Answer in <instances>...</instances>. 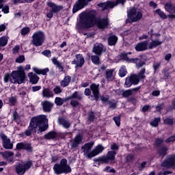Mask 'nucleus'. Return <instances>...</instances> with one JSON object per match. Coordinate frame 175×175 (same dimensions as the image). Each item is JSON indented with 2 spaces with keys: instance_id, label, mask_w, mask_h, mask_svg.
<instances>
[{
  "instance_id": "f257e3e1",
  "label": "nucleus",
  "mask_w": 175,
  "mask_h": 175,
  "mask_svg": "<svg viewBox=\"0 0 175 175\" xmlns=\"http://www.w3.org/2000/svg\"><path fill=\"white\" fill-rule=\"evenodd\" d=\"M98 12L96 10H91L89 12L82 14L79 17V27L82 29H90L96 25L99 29H106L110 25L109 18L96 17Z\"/></svg>"
},
{
  "instance_id": "f03ea898",
  "label": "nucleus",
  "mask_w": 175,
  "mask_h": 175,
  "mask_svg": "<svg viewBox=\"0 0 175 175\" xmlns=\"http://www.w3.org/2000/svg\"><path fill=\"white\" fill-rule=\"evenodd\" d=\"M38 130L37 133H42V132H46L49 129V119L46 115H39L31 118L30 123L27 129L25 131L24 135L25 136H31L32 132L36 133V129Z\"/></svg>"
},
{
  "instance_id": "7ed1b4c3",
  "label": "nucleus",
  "mask_w": 175,
  "mask_h": 175,
  "mask_svg": "<svg viewBox=\"0 0 175 175\" xmlns=\"http://www.w3.org/2000/svg\"><path fill=\"white\" fill-rule=\"evenodd\" d=\"M3 81L7 83L9 81L12 84H23L25 81V72L24 67L20 66L18 67V70H13L11 74L6 72L3 75Z\"/></svg>"
},
{
  "instance_id": "20e7f679",
  "label": "nucleus",
  "mask_w": 175,
  "mask_h": 175,
  "mask_svg": "<svg viewBox=\"0 0 175 175\" xmlns=\"http://www.w3.org/2000/svg\"><path fill=\"white\" fill-rule=\"evenodd\" d=\"M116 155H117V152L114 150H109L107 152L106 155L100 156L97 158L94 159V162L97 165L98 167L100 165H113L116 163Z\"/></svg>"
},
{
  "instance_id": "39448f33",
  "label": "nucleus",
  "mask_w": 175,
  "mask_h": 175,
  "mask_svg": "<svg viewBox=\"0 0 175 175\" xmlns=\"http://www.w3.org/2000/svg\"><path fill=\"white\" fill-rule=\"evenodd\" d=\"M53 171L55 174H68L72 172V168L70 165H68V160L66 159H62L60 161V163H55L53 165Z\"/></svg>"
},
{
  "instance_id": "423d86ee",
  "label": "nucleus",
  "mask_w": 175,
  "mask_h": 175,
  "mask_svg": "<svg viewBox=\"0 0 175 175\" xmlns=\"http://www.w3.org/2000/svg\"><path fill=\"white\" fill-rule=\"evenodd\" d=\"M84 95H85V96H90L91 100L98 102V100H99V96H100V93L99 92V84L92 83L90 85V89H85Z\"/></svg>"
},
{
  "instance_id": "0eeeda50",
  "label": "nucleus",
  "mask_w": 175,
  "mask_h": 175,
  "mask_svg": "<svg viewBox=\"0 0 175 175\" xmlns=\"http://www.w3.org/2000/svg\"><path fill=\"white\" fill-rule=\"evenodd\" d=\"M127 17L131 21L126 19V24L129 23H137V21L143 18V12H142V11H137V8L135 7H131L129 10L127 11Z\"/></svg>"
},
{
  "instance_id": "6e6552de",
  "label": "nucleus",
  "mask_w": 175,
  "mask_h": 175,
  "mask_svg": "<svg viewBox=\"0 0 175 175\" xmlns=\"http://www.w3.org/2000/svg\"><path fill=\"white\" fill-rule=\"evenodd\" d=\"M48 8H50L48 13L46 14L47 18H53L54 14H57L62 10H64V6L61 5H57L53 1H48L46 3Z\"/></svg>"
},
{
  "instance_id": "1a4fd4ad",
  "label": "nucleus",
  "mask_w": 175,
  "mask_h": 175,
  "mask_svg": "<svg viewBox=\"0 0 175 175\" xmlns=\"http://www.w3.org/2000/svg\"><path fill=\"white\" fill-rule=\"evenodd\" d=\"M63 99L64 103H65V102H68V100H71L70 105L75 109L77 107V106H80V103H79V100H83V95L79 94V92L75 91L73 92L72 95H70L68 97Z\"/></svg>"
},
{
  "instance_id": "9d476101",
  "label": "nucleus",
  "mask_w": 175,
  "mask_h": 175,
  "mask_svg": "<svg viewBox=\"0 0 175 175\" xmlns=\"http://www.w3.org/2000/svg\"><path fill=\"white\" fill-rule=\"evenodd\" d=\"M32 44L36 47L43 46L44 43V39H46L44 33L42 31H38L34 32L32 36Z\"/></svg>"
},
{
  "instance_id": "9b49d317",
  "label": "nucleus",
  "mask_w": 175,
  "mask_h": 175,
  "mask_svg": "<svg viewBox=\"0 0 175 175\" xmlns=\"http://www.w3.org/2000/svg\"><path fill=\"white\" fill-rule=\"evenodd\" d=\"M161 167L165 169H174L175 167V154H172L167 156L161 164Z\"/></svg>"
},
{
  "instance_id": "f8f14e48",
  "label": "nucleus",
  "mask_w": 175,
  "mask_h": 175,
  "mask_svg": "<svg viewBox=\"0 0 175 175\" xmlns=\"http://www.w3.org/2000/svg\"><path fill=\"white\" fill-rule=\"evenodd\" d=\"M31 166H32L31 161H29L24 164L19 163L15 167L16 173L18 175H24L25 174V172H27V170H29V169H31Z\"/></svg>"
},
{
  "instance_id": "ddd939ff",
  "label": "nucleus",
  "mask_w": 175,
  "mask_h": 175,
  "mask_svg": "<svg viewBox=\"0 0 175 175\" xmlns=\"http://www.w3.org/2000/svg\"><path fill=\"white\" fill-rule=\"evenodd\" d=\"M137 84H139L137 75L131 74L130 76L126 77L124 87V88H131L132 85H137Z\"/></svg>"
},
{
  "instance_id": "4468645a",
  "label": "nucleus",
  "mask_w": 175,
  "mask_h": 175,
  "mask_svg": "<svg viewBox=\"0 0 175 175\" xmlns=\"http://www.w3.org/2000/svg\"><path fill=\"white\" fill-rule=\"evenodd\" d=\"M84 64H85V59L81 53L77 54L75 59L71 62L72 65H75V69H80V68L84 66Z\"/></svg>"
},
{
  "instance_id": "2eb2a0df",
  "label": "nucleus",
  "mask_w": 175,
  "mask_h": 175,
  "mask_svg": "<svg viewBox=\"0 0 175 175\" xmlns=\"http://www.w3.org/2000/svg\"><path fill=\"white\" fill-rule=\"evenodd\" d=\"M16 150L18 151L24 150L25 151H27V152H33V147L32 146V144L29 142H18L16 144Z\"/></svg>"
},
{
  "instance_id": "dca6fc26",
  "label": "nucleus",
  "mask_w": 175,
  "mask_h": 175,
  "mask_svg": "<svg viewBox=\"0 0 175 175\" xmlns=\"http://www.w3.org/2000/svg\"><path fill=\"white\" fill-rule=\"evenodd\" d=\"M87 6H88V4L85 0H77L73 5L72 13H77L79 10H81L84 8H87Z\"/></svg>"
},
{
  "instance_id": "f3484780",
  "label": "nucleus",
  "mask_w": 175,
  "mask_h": 175,
  "mask_svg": "<svg viewBox=\"0 0 175 175\" xmlns=\"http://www.w3.org/2000/svg\"><path fill=\"white\" fill-rule=\"evenodd\" d=\"M106 46L102 43L94 44L92 49V53L96 55L102 56V54L106 53Z\"/></svg>"
},
{
  "instance_id": "a211bd4d",
  "label": "nucleus",
  "mask_w": 175,
  "mask_h": 175,
  "mask_svg": "<svg viewBox=\"0 0 175 175\" xmlns=\"http://www.w3.org/2000/svg\"><path fill=\"white\" fill-rule=\"evenodd\" d=\"M2 139V146L5 150H13V144L10 142V139L8 138L6 135L2 133L0 135Z\"/></svg>"
},
{
  "instance_id": "6ab92c4d",
  "label": "nucleus",
  "mask_w": 175,
  "mask_h": 175,
  "mask_svg": "<svg viewBox=\"0 0 175 175\" xmlns=\"http://www.w3.org/2000/svg\"><path fill=\"white\" fill-rule=\"evenodd\" d=\"M97 6L99 8V9H101V12H105V10H109V9H114L113 1L111 0L99 3L97 4Z\"/></svg>"
},
{
  "instance_id": "aec40b11",
  "label": "nucleus",
  "mask_w": 175,
  "mask_h": 175,
  "mask_svg": "<svg viewBox=\"0 0 175 175\" xmlns=\"http://www.w3.org/2000/svg\"><path fill=\"white\" fill-rule=\"evenodd\" d=\"M97 6L99 8V9H101V12H105V10H109V9H114L113 1L111 0L99 3L97 4Z\"/></svg>"
},
{
  "instance_id": "412c9836",
  "label": "nucleus",
  "mask_w": 175,
  "mask_h": 175,
  "mask_svg": "<svg viewBox=\"0 0 175 175\" xmlns=\"http://www.w3.org/2000/svg\"><path fill=\"white\" fill-rule=\"evenodd\" d=\"M135 50L138 53L148 50V40L141 41L135 45Z\"/></svg>"
},
{
  "instance_id": "4be33fe9",
  "label": "nucleus",
  "mask_w": 175,
  "mask_h": 175,
  "mask_svg": "<svg viewBox=\"0 0 175 175\" xmlns=\"http://www.w3.org/2000/svg\"><path fill=\"white\" fill-rule=\"evenodd\" d=\"M103 150H105V148L100 145H97L94 150H92L90 153L88 154V159H92L94 157H96V155H99L100 152H103Z\"/></svg>"
},
{
  "instance_id": "5701e85b",
  "label": "nucleus",
  "mask_w": 175,
  "mask_h": 175,
  "mask_svg": "<svg viewBox=\"0 0 175 175\" xmlns=\"http://www.w3.org/2000/svg\"><path fill=\"white\" fill-rule=\"evenodd\" d=\"M167 151H169V148L166 146H163L157 148V152L159 158L163 159L167 155Z\"/></svg>"
},
{
  "instance_id": "b1692460",
  "label": "nucleus",
  "mask_w": 175,
  "mask_h": 175,
  "mask_svg": "<svg viewBox=\"0 0 175 175\" xmlns=\"http://www.w3.org/2000/svg\"><path fill=\"white\" fill-rule=\"evenodd\" d=\"M83 142V135L81 134H77L71 144L72 148H77L79 144H81Z\"/></svg>"
},
{
  "instance_id": "393cba45",
  "label": "nucleus",
  "mask_w": 175,
  "mask_h": 175,
  "mask_svg": "<svg viewBox=\"0 0 175 175\" xmlns=\"http://www.w3.org/2000/svg\"><path fill=\"white\" fill-rule=\"evenodd\" d=\"M94 146V142H88L84 144L82 147V150H83L84 154H85L87 158H88V155L91 154V150Z\"/></svg>"
},
{
  "instance_id": "a878e982",
  "label": "nucleus",
  "mask_w": 175,
  "mask_h": 175,
  "mask_svg": "<svg viewBox=\"0 0 175 175\" xmlns=\"http://www.w3.org/2000/svg\"><path fill=\"white\" fill-rule=\"evenodd\" d=\"M42 109L44 113H50L51 111V109H53V106L54 104L49 100H44L42 103Z\"/></svg>"
},
{
  "instance_id": "bb28decb",
  "label": "nucleus",
  "mask_w": 175,
  "mask_h": 175,
  "mask_svg": "<svg viewBox=\"0 0 175 175\" xmlns=\"http://www.w3.org/2000/svg\"><path fill=\"white\" fill-rule=\"evenodd\" d=\"M141 87H137L132 89H129L122 92V96L123 98H129V96H131L133 95V92H137L140 90Z\"/></svg>"
},
{
  "instance_id": "cd10ccee",
  "label": "nucleus",
  "mask_w": 175,
  "mask_h": 175,
  "mask_svg": "<svg viewBox=\"0 0 175 175\" xmlns=\"http://www.w3.org/2000/svg\"><path fill=\"white\" fill-rule=\"evenodd\" d=\"M42 96L43 98H50L54 97V93L49 88H43Z\"/></svg>"
},
{
  "instance_id": "c85d7f7f",
  "label": "nucleus",
  "mask_w": 175,
  "mask_h": 175,
  "mask_svg": "<svg viewBox=\"0 0 175 175\" xmlns=\"http://www.w3.org/2000/svg\"><path fill=\"white\" fill-rule=\"evenodd\" d=\"M57 137H58V133L54 131H49L44 135L45 140H54Z\"/></svg>"
},
{
  "instance_id": "c756f323",
  "label": "nucleus",
  "mask_w": 175,
  "mask_h": 175,
  "mask_svg": "<svg viewBox=\"0 0 175 175\" xmlns=\"http://www.w3.org/2000/svg\"><path fill=\"white\" fill-rule=\"evenodd\" d=\"M164 8L165 12H167L170 14H175V5L172 4L171 2L166 3L164 5Z\"/></svg>"
},
{
  "instance_id": "7c9ffc66",
  "label": "nucleus",
  "mask_w": 175,
  "mask_h": 175,
  "mask_svg": "<svg viewBox=\"0 0 175 175\" xmlns=\"http://www.w3.org/2000/svg\"><path fill=\"white\" fill-rule=\"evenodd\" d=\"M108 46H116L118 42V37L114 34H109L107 39Z\"/></svg>"
},
{
  "instance_id": "2f4dec72",
  "label": "nucleus",
  "mask_w": 175,
  "mask_h": 175,
  "mask_svg": "<svg viewBox=\"0 0 175 175\" xmlns=\"http://www.w3.org/2000/svg\"><path fill=\"white\" fill-rule=\"evenodd\" d=\"M33 70L36 75H42V76H47V73L50 72V69L49 68H45L42 69L34 68H33Z\"/></svg>"
},
{
  "instance_id": "473e14b6",
  "label": "nucleus",
  "mask_w": 175,
  "mask_h": 175,
  "mask_svg": "<svg viewBox=\"0 0 175 175\" xmlns=\"http://www.w3.org/2000/svg\"><path fill=\"white\" fill-rule=\"evenodd\" d=\"M161 44L162 42L159 41V40H152V41L148 45V50H152V49H155Z\"/></svg>"
},
{
  "instance_id": "72a5a7b5",
  "label": "nucleus",
  "mask_w": 175,
  "mask_h": 175,
  "mask_svg": "<svg viewBox=\"0 0 175 175\" xmlns=\"http://www.w3.org/2000/svg\"><path fill=\"white\" fill-rule=\"evenodd\" d=\"M28 77L31 84H38L40 78L36 74L33 75V72H29L28 74Z\"/></svg>"
},
{
  "instance_id": "f704fd0d",
  "label": "nucleus",
  "mask_w": 175,
  "mask_h": 175,
  "mask_svg": "<svg viewBox=\"0 0 175 175\" xmlns=\"http://www.w3.org/2000/svg\"><path fill=\"white\" fill-rule=\"evenodd\" d=\"M70 81H72V77L67 75L64 77V79L60 82V85L63 88H65V87H68V85L70 84Z\"/></svg>"
},
{
  "instance_id": "c9c22d12",
  "label": "nucleus",
  "mask_w": 175,
  "mask_h": 175,
  "mask_svg": "<svg viewBox=\"0 0 175 175\" xmlns=\"http://www.w3.org/2000/svg\"><path fill=\"white\" fill-rule=\"evenodd\" d=\"M58 122L59 125H62L66 129H69V128H70V122L64 118H59Z\"/></svg>"
},
{
  "instance_id": "e433bc0d",
  "label": "nucleus",
  "mask_w": 175,
  "mask_h": 175,
  "mask_svg": "<svg viewBox=\"0 0 175 175\" xmlns=\"http://www.w3.org/2000/svg\"><path fill=\"white\" fill-rule=\"evenodd\" d=\"M130 62L135 64L137 68H142L143 66L146 65V62L142 61V59L139 58H131L130 59Z\"/></svg>"
},
{
  "instance_id": "4c0bfd02",
  "label": "nucleus",
  "mask_w": 175,
  "mask_h": 175,
  "mask_svg": "<svg viewBox=\"0 0 175 175\" xmlns=\"http://www.w3.org/2000/svg\"><path fill=\"white\" fill-rule=\"evenodd\" d=\"M146 73V68H142L138 75H137V79H138V82L140 83V80H143L146 79V75H144Z\"/></svg>"
},
{
  "instance_id": "58836bf2",
  "label": "nucleus",
  "mask_w": 175,
  "mask_h": 175,
  "mask_svg": "<svg viewBox=\"0 0 175 175\" xmlns=\"http://www.w3.org/2000/svg\"><path fill=\"white\" fill-rule=\"evenodd\" d=\"M9 40L6 36H2L0 38V51L2 50V47H5L8 44Z\"/></svg>"
},
{
  "instance_id": "ea45409f",
  "label": "nucleus",
  "mask_w": 175,
  "mask_h": 175,
  "mask_svg": "<svg viewBox=\"0 0 175 175\" xmlns=\"http://www.w3.org/2000/svg\"><path fill=\"white\" fill-rule=\"evenodd\" d=\"M105 77L107 81H113V80H114V78H113V70H107L105 72Z\"/></svg>"
},
{
  "instance_id": "a19ab883",
  "label": "nucleus",
  "mask_w": 175,
  "mask_h": 175,
  "mask_svg": "<svg viewBox=\"0 0 175 175\" xmlns=\"http://www.w3.org/2000/svg\"><path fill=\"white\" fill-rule=\"evenodd\" d=\"M156 14H158L159 17L161 18L162 20H166L167 18V15L163 12V11L161 10V9H157L154 11Z\"/></svg>"
},
{
  "instance_id": "79ce46f5",
  "label": "nucleus",
  "mask_w": 175,
  "mask_h": 175,
  "mask_svg": "<svg viewBox=\"0 0 175 175\" xmlns=\"http://www.w3.org/2000/svg\"><path fill=\"white\" fill-rule=\"evenodd\" d=\"M128 74V71H126V67L125 66H122L120 70L118 75L120 77H125L126 75Z\"/></svg>"
},
{
  "instance_id": "37998d69",
  "label": "nucleus",
  "mask_w": 175,
  "mask_h": 175,
  "mask_svg": "<svg viewBox=\"0 0 175 175\" xmlns=\"http://www.w3.org/2000/svg\"><path fill=\"white\" fill-rule=\"evenodd\" d=\"M8 105H10V106H16V105H17V97L16 96L9 97Z\"/></svg>"
},
{
  "instance_id": "c03bdc74",
  "label": "nucleus",
  "mask_w": 175,
  "mask_h": 175,
  "mask_svg": "<svg viewBox=\"0 0 175 175\" xmlns=\"http://www.w3.org/2000/svg\"><path fill=\"white\" fill-rule=\"evenodd\" d=\"M99 57L100 56L98 55L91 56L92 62L94 65H99V64H100V59L99 58Z\"/></svg>"
},
{
  "instance_id": "a18cd8bd",
  "label": "nucleus",
  "mask_w": 175,
  "mask_h": 175,
  "mask_svg": "<svg viewBox=\"0 0 175 175\" xmlns=\"http://www.w3.org/2000/svg\"><path fill=\"white\" fill-rule=\"evenodd\" d=\"M88 120L89 122H94L95 121V112L90 110L88 113Z\"/></svg>"
},
{
  "instance_id": "49530a36",
  "label": "nucleus",
  "mask_w": 175,
  "mask_h": 175,
  "mask_svg": "<svg viewBox=\"0 0 175 175\" xmlns=\"http://www.w3.org/2000/svg\"><path fill=\"white\" fill-rule=\"evenodd\" d=\"M163 139L157 137L154 142V147H157V148H159V147H161V146L163 144Z\"/></svg>"
},
{
  "instance_id": "de8ad7c7",
  "label": "nucleus",
  "mask_w": 175,
  "mask_h": 175,
  "mask_svg": "<svg viewBox=\"0 0 175 175\" xmlns=\"http://www.w3.org/2000/svg\"><path fill=\"white\" fill-rule=\"evenodd\" d=\"M13 155H14V152H13L12 151H8V150L5 151L2 154V157H3V158L5 159H8V158H10L11 157H13Z\"/></svg>"
},
{
  "instance_id": "09e8293b",
  "label": "nucleus",
  "mask_w": 175,
  "mask_h": 175,
  "mask_svg": "<svg viewBox=\"0 0 175 175\" xmlns=\"http://www.w3.org/2000/svg\"><path fill=\"white\" fill-rule=\"evenodd\" d=\"M159 122H161V118H154V119L150 122V125L157 128V126L159 125Z\"/></svg>"
},
{
  "instance_id": "8fccbe9b",
  "label": "nucleus",
  "mask_w": 175,
  "mask_h": 175,
  "mask_svg": "<svg viewBox=\"0 0 175 175\" xmlns=\"http://www.w3.org/2000/svg\"><path fill=\"white\" fill-rule=\"evenodd\" d=\"M55 103L56 106H62L64 105V98L61 97H56L55 98Z\"/></svg>"
},
{
  "instance_id": "3c124183",
  "label": "nucleus",
  "mask_w": 175,
  "mask_h": 175,
  "mask_svg": "<svg viewBox=\"0 0 175 175\" xmlns=\"http://www.w3.org/2000/svg\"><path fill=\"white\" fill-rule=\"evenodd\" d=\"M116 126H120L121 125V116H116L113 118Z\"/></svg>"
},
{
  "instance_id": "603ef678",
  "label": "nucleus",
  "mask_w": 175,
  "mask_h": 175,
  "mask_svg": "<svg viewBox=\"0 0 175 175\" xmlns=\"http://www.w3.org/2000/svg\"><path fill=\"white\" fill-rule=\"evenodd\" d=\"M100 98L103 103H109V102L110 101L109 100V99H110V96H109V95L100 96Z\"/></svg>"
},
{
  "instance_id": "864d4df0",
  "label": "nucleus",
  "mask_w": 175,
  "mask_h": 175,
  "mask_svg": "<svg viewBox=\"0 0 175 175\" xmlns=\"http://www.w3.org/2000/svg\"><path fill=\"white\" fill-rule=\"evenodd\" d=\"M29 27H25L21 29V34L22 36H25V35L29 33Z\"/></svg>"
},
{
  "instance_id": "5fc2aeb1",
  "label": "nucleus",
  "mask_w": 175,
  "mask_h": 175,
  "mask_svg": "<svg viewBox=\"0 0 175 175\" xmlns=\"http://www.w3.org/2000/svg\"><path fill=\"white\" fill-rule=\"evenodd\" d=\"M164 124H165V125H170V126H172V125L174 124V121L170 118H166L164 120Z\"/></svg>"
},
{
  "instance_id": "6e6d98bb",
  "label": "nucleus",
  "mask_w": 175,
  "mask_h": 175,
  "mask_svg": "<svg viewBox=\"0 0 175 175\" xmlns=\"http://www.w3.org/2000/svg\"><path fill=\"white\" fill-rule=\"evenodd\" d=\"M119 57L122 59H124V61H131V59H129V57H128V53H126L125 52L120 53Z\"/></svg>"
},
{
  "instance_id": "4d7b16f0",
  "label": "nucleus",
  "mask_w": 175,
  "mask_h": 175,
  "mask_svg": "<svg viewBox=\"0 0 175 175\" xmlns=\"http://www.w3.org/2000/svg\"><path fill=\"white\" fill-rule=\"evenodd\" d=\"M150 110H151V107L148 105H145L142 108L141 111L142 113H147V111H150Z\"/></svg>"
},
{
  "instance_id": "13d9d810",
  "label": "nucleus",
  "mask_w": 175,
  "mask_h": 175,
  "mask_svg": "<svg viewBox=\"0 0 175 175\" xmlns=\"http://www.w3.org/2000/svg\"><path fill=\"white\" fill-rule=\"evenodd\" d=\"M25 61V57L24 55H20L18 58L16 59L15 62L17 64H23Z\"/></svg>"
},
{
  "instance_id": "bf43d9fd",
  "label": "nucleus",
  "mask_w": 175,
  "mask_h": 175,
  "mask_svg": "<svg viewBox=\"0 0 175 175\" xmlns=\"http://www.w3.org/2000/svg\"><path fill=\"white\" fill-rule=\"evenodd\" d=\"M103 172H106L107 173H116V170L114 168L110 169V166H107L103 169Z\"/></svg>"
},
{
  "instance_id": "052dcab7",
  "label": "nucleus",
  "mask_w": 175,
  "mask_h": 175,
  "mask_svg": "<svg viewBox=\"0 0 175 175\" xmlns=\"http://www.w3.org/2000/svg\"><path fill=\"white\" fill-rule=\"evenodd\" d=\"M126 2V0H116V1H113V8H116L119 3L124 5Z\"/></svg>"
},
{
  "instance_id": "680f3d73",
  "label": "nucleus",
  "mask_w": 175,
  "mask_h": 175,
  "mask_svg": "<svg viewBox=\"0 0 175 175\" xmlns=\"http://www.w3.org/2000/svg\"><path fill=\"white\" fill-rule=\"evenodd\" d=\"M12 121H17L18 118H20V116H18V113L17 111H14L12 113Z\"/></svg>"
},
{
  "instance_id": "e2e57ef3",
  "label": "nucleus",
  "mask_w": 175,
  "mask_h": 175,
  "mask_svg": "<svg viewBox=\"0 0 175 175\" xmlns=\"http://www.w3.org/2000/svg\"><path fill=\"white\" fill-rule=\"evenodd\" d=\"M128 102L132 103L133 106H135L136 103H137V99H136L135 97H130L128 98Z\"/></svg>"
},
{
  "instance_id": "0e129e2a",
  "label": "nucleus",
  "mask_w": 175,
  "mask_h": 175,
  "mask_svg": "<svg viewBox=\"0 0 175 175\" xmlns=\"http://www.w3.org/2000/svg\"><path fill=\"white\" fill-rule=\"evenodd\" d=\"M108 104L109 105V109H113L114 110V109H116L117 107V103H113V101L109 100L108 101Z\"/></svg>"
},
{
  "instance_id": "69168bd1",
  "label": "nucleus",
  "mask_w": 175,
  "mask_h": 175,
  "mask_svg": "<svg viewBox=\"0 0 175 175\" xmlns=\"http://www.w3.org/2000/svg\"><path fill=\"white\" fill-rule=\"evenodd\" d=\"M42 54H43V55H45V57H47L48 58H50V57H51V51H50V50L49 49L43 51Z\"/></svg>"
},
{
  "instance_id": "338daca9",
  "label": "nucleus",
  "mask_w": 175,
  "mask_h": 175,
  "mask_svg": "<svg viewBox=\"0 0 175 175\" xmlns=\"http://www.w3.org/2000/svg\"><path fill=\"white\" fill-rule=\"evenodd\" d=\"M53 92L57 95L58 94H61V92H62V90H61L59 86H55L53 89Z\"/></svg>"
},
{
  "instance_id": "774afa93",
  "label": "nucleus",
  "mask_w": 175,
  "mask_h": 175,
  "mask_svg": "<svg viewBox=\"0 0 175 175\" xmlns=\"http://www.w3.org/2000/svg\"><path fill=\"white\" fill-rule=\"evenodd\" d=\"M2 12H3L5 14H8V13H9V5H4L2 9Z\"/></svg>"
}]
</instances>
